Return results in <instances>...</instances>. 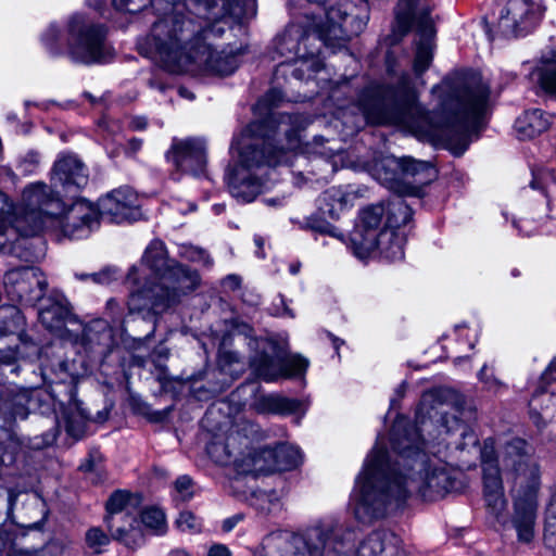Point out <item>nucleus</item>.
<instances>
[{
	"instance_id": "774afa93",
	"label": "nucleus",
	"mask_w": 556,
	"mask_h": 556,
	"mask_svg": "<svg viewBox=\"0 0 556 556\" xmlns=\"http://www.w3.org/2000/svg\"><path fill=\"white\" fill-rule=\"evenodd\" d=\"M166 556H191L186 549L174 548L167 553Z\"/></svg>"
},
{
	"instance_id": "dca6fc26",
	"label": "nucleus",
	"mask_w": 556,
	"mask_h": 556,
	"mask_svg": "<svg viewBox=\"0 0 556 556\" xmlns=\"http://www.w3.org/2000/svg\"><path fill=\"white\" fill-rule=\"evenodd\" d=\"M314 22H316V16L312 17V22L308 23V29L306 31L298 25H291L282 35L276 38L274 43L275 51L279 56L286 58V61L277 66L276 75L283 72L289 62H299L302 60V66L308 67L309 65H317L314 56L318 52V49L308 48L307 46V42L312 39H318L313 26Z\"/></svg>"
},
{
	"instance_id": "a211bd4d",
	"label": "nucleus",
	"mask_w": 556,
	"mask_h": 556,
	"mask_svg": "<svg viewBox=\"0 0 556 556\" xmlns=\"http://www.w3.org/2000/svg\"><path fill=\"white\" fill-rule=\"evenodd\" d=\"M99 208L91 202L79 199L65 207L63 204L62 214L55 219L62 235L68 239L79 240L90 236L100 224Z\"/></svg>"
},
{
	"instance_id": "6e6d98bb",
	"label": "nucleus",
	"mask_w": 556,
	"mask_h": 556,
	"mask_svg": "<svg viewBox=\"0 0 556 556\" xmlns=\"http://www.w3.org/2000/svg\"><path fill=\"white\" fill-rule=\"evenodd\" d=\"M314 60L317 62V65H309L308 67L302 66V60H300V66L295 67L292 71L293 77H295L296 79H304L306 71L317 72L319 70L320 64H319L318 60H316L315 58H314ZM306 78H309V75H306Z\"/></svg>"
},
{
	"instance_id": "9b49d317",
	"label": "nucleus",
	"mask_w": 556,
	"mask_h": 556,
	"mask_svg": "<svg viewBox=\"0 0 556 556\" xmlns=\"http://www.w3.org/2000/svg\"><path fill=\"white\" fill-rule=\"evenodd\" d=\"M105 36L102 25L92 23L81 14L72 15L67 22V56L85 65L110 62L114 51Z\"/></svg>"
},
{
	"instance_id": "b1692460",
	"label": "nucleus",
	"mask_w": 556,
	"mask_h": 556,
	"mask_svg": "<svg viewBox=\"0 0 556 556\" xmlns=\"http://www.w3.org/2000/svg\"><path fill=\"white\" fill-rule=\"evenodd\" d=\"M177 170L199 176L206 166L205 143L201 139H174L170 150L166 154Z\"/></svg>"
},
{
	"instance_id": "f704fd0d",
	"label": "nucleus",
	"mask_w": 556,
	"mask_h": 556,
	"mask_svg": "<svg viewBox=\"0 0 556 556\" xmlns=\"http://www.w3.org/2000/svg\"><path fill=\"white\" fill-rule=\"evenodd\" d=\"M314 154V166L323 167L321 169L325 173L321 178H327L328 174H333L339 167L349 165L344 160V152L332 147H323L320 150H316Z\"/></svg>"
},
{
	"instance_id": "ea45409f",
	"label": "nucleus",
	"mask_w": 556,
	"mask_h": 556,
	"mask_svg": "<svg viewBox=\"0 0 556 556\" xmlns=\"http://www.w3.org/2000/svg\"><path fill=\"white\" fill-rule=\"evenodd\" d=\"M141 522L155 534H164L167 529L165 514L160 508H146L141 513Z\"/></svg>"
},
{
	"instance_id": "69168bd1",
	"label": "nucleus",
	"mask_w": 556,
	"mask_h": 556,
	"mask_svg": "<svg viewBox=\"0 0 556 556\" xmlns=\"http://www.w3.org/2000/svg\"><path fill=\"white\" fill-rule=\"evenodd\" d=\"M514 225L519 228V231L520 232H523L526 236H530L534 232V228L533 227H528L529 226V222L528 220H520V225L517 224L516 222H514Z\"/></svg>"
},
{
	"instance_id": "9d476101",
	"label": "nucleus",
	"mask_w": 556,
	"mask_h": 556,
	"mask_svg": "<svg viewBox=\"0 0 556 556\" xmlns=\"http://www.w3.org/2000/svg\"><path fill=\"white\" fill-rule=\"evenodd\" d=\"M338 525L332 519L318 520L302 534L271 533L264 540V556H321L332 544Z\"/></svg>"
},
{
	"instance_id": "2eb2a0df",
	"label": "nucleus",
	"mask_w": 556,
	"mask_h": 556,
	"mask_svg": "<svg viewBox=\"0 0 556 556\" xmlns=\"http://www.w3.org/2000/svg\"><path fill=\"white\" fill-rule=\"evenodd\" d=\"M365 166L378 180L390 188L407 177H418L416 181L420 185L430 182L434 177V169L429 162L417 161L408 156H384L372 162H365Z\"/></svg>"
},
{
	"instance_id": "5701e85b",
	"label": "nucleus",
	"mask_w": 556,
	"mask_h": 556,
	"mask_svg": "<svg viewBox=\"0 0 556 556\" xmlns=\"http://www.w3.org/2000/svg\"><path fill=\"white\" fill-rule=\"evenodd\" d=\"M307 366V359L298 355L285 358L280 355L261 353L251 361L254 374L266 382L276 381L281 377L290 378L302 375Z\"/></svg>"
},
{
	"instance_id": "ddd939ff",
	"label": "nucleus",
	"mask_w": 556,
	"mask_h": 556,
	"mask_svg": "<svg viewBox=\"0 0 556 556\" xmlns=\"http://www.w3.org/2000/svg\"><path fill=\"white\" fill-rule=\"evenodd\" d=\"M325 21L320 17L314 22L313 26L317 34L318 40L327 46L340 45L350 40L353 36L361 34L368 22L367 7L358 14L348 13L341 7L336 8L329 3L323 9Z\"/></svg>"
},
{
	"instance_id": "f03ea898",
	"label": "nucleus",
	"mask_w": 556,
	"mask_h": 556,
	"mask_svg": "<svg viewBox=\"0 0 556 556\" xmlns=\"http://www.w3.org/2000/svg\"><path fill=\"white\" fill-rule=\"evenodd\" d=\"M394 446L400 451L396 462L377 442L365 458L355 478L351 504L355 518L363 523L382 520L405 507L413 495L437 501L450 490L451 477L437 458L413 455L408 433L402 422L395 426Z\"/></svg>"
},
{
	"instance_id": "473e14b6",
	"label": "nucleus",
	"mask_w": 556,
	"mask_h": 556,
	"mask_svg": "<svg viewBox=\"0 0 556 556\" xmlns=\"http://www.w3.org/2000/svg\"><path fill=\"white\" fill-rule=\"evenodd\" d=\"M301 402L295 399H289L278 394L261 396L256 402V409L260 413L271 414H292L298 412Z\"/></svg>"
},
{
	"instance_id": "13d9d810",
	"label": "nucleus",
	"mask_w": 556,
	"mask_h": 556,
	"mask_svg": "<svg viewBox=\"0 0 556 556\" xmlns=\"http://www.w3.org/2000/svg\"><path fill=\"white\" fill-rule=\"evenodd\" d=\"M207 556H231V552L224 544H214L210 547Z\"/></svg>"
},
{
	"instance_id": "bf43d9fd",
	"label": "nucleus",
	"mask_w": 556,
	"mask_h": 556,
	"mask_svg": "<svg viewBox=\"0 0 556 556\" xmlns=\"http://www.w3.org/2000/svg\"><path fill=\"white\" fill-rule=\"evenodd\" d=\"M462 437L466 442L458 444L457 445L458 448L464 450L466 446H472V447L477 446L478 439L473 432L463 431Z\"/></svg>"
},
{
	"instance_id": "2f4dec72",
	"label": "nucleus",
	"mask_w": 556,
	"mask_h": 556,
	"mask_svg": "<svg viewBox=\"0 0 556 556\" xmlns=\"http://www.w3.org/2000/svg\"><path fill=\"white\" fill-rule=\"evenodd\" d=\"M530 75L545 92L556 96V51L543 55Z\"/></svg>"
},
{
	"instance_id": "aec40b11",
	"label": "nucleus",
	"mask_w": 556,
	"mask_h": 556,
	"mask_svg": "<svg viewBox=\"0 0 556 556\" xmlns=\"http://www.w3.org/2000/svg\"><path fill=\"white\" fill-rule=\"evenodd\" d=\"M542 14V8L531 0H509L501 12L498 30L505 37L526 35L535 27Z\"/></svg>"
},
{
	"instance_id": "39448f33",
	"label": "nucleus",
	"mask_w": 556,
	"mask_h": 556,
	"mask_svg": "<svg viewBox=\"0 0 556 556\" xmlns=\"http://www.w3.org/2000/svg\"><path fill=\"white\" fill-rule=\"evenodd\" d=\"M464 397L456 391L447 388H439L425 392L420 399L416 410L415 424H410L404 417L397 418L392 427L391 445L396 453L394 458L389 455L390 462H396L400 458V451L394 446L395 426L402 422L403 431L408 433L409 440L406 441L410 446L413 455H426L429 458H437L444 464L451 480L450 490L445 496L455 486V481L446 463L437 456L434 443L441 444L446 441V437L462 427V419L465 417ZM440 453V450H437Z\"/></svg>"
},
{
	"instance_id": "58836bf2",
	"label": "nucleus",
	"mask_w": 556,
	"mask_h": 556,
	"mask_svg": "<svg viewBox=\"0 0 556 556\" xmlns=\"http://www.w3.org/2000/svg\"><path fill=\"white\" fill-rule=\"evenodd\" d=\"M23 325V316L15 305L0 306V337L15 333Z\"/></svg>"
},
{
	"instance_id": "a18cd8bd",
	"label": "nucleus",
	"mask_w": 556,
	"mask_h": 556,
	"mask_svg": "<svg viewBox=\"0 0 556 556\" xmlns=\"http://www.w3.org/2000/svg\"><path fill=\"white\" fill-rule=\"evenodd\" d=\"M176 526L180 531L189 533L199 532L201 529V522L191 511H181Z\"/></svg>"
},
{
	"instance_id": "09e8293b",
	"label": "nucleus",
	"mask_w": 556,
	"mask_h": 556,
	"mask_svg": "<svg viewBox=\"0 0 556 556\" xmlns=\"http://www.w3.org/2000/svg\"><path fill=\"white\" fill-rule=\"evenodd\" d=\"M91 280L98 285H109L117 278V270L113 267H108L99 273L91 274Z\"/></svg>"
},
{
	"instance_id": "c756f323",
	"label": "nucleus",
	"mask_w": 556,
	"mask_h": 556,
	"mask_svg": "<svg viewBox=\"0 0 556 556\" xmlns=\"http://www.w3.org/2000/svg\"><path fill=\"white\" fill-rule=\"evenodd\" d=\"M355 198V192L348 187H331L318 197V210L325 216L338 218L345 208L353 205Z\"/></svg>"
},
{
	"instance_id": "c03bdc74",
	"label": "nucleus",
	"mask_w": 556,
	"mask_h": 556,
	"mask_svg": "<svg viewBox=\"0 0 556 556\" xmlns=\"http://www.w3.org/2000/svg\"><path fill=\"white\" fill-rule=\"evenodd\" d=\"M86 543L89 548L99 554L102 547L110 543V538L100 528H91L86 533Z\"/></svg>"
},
{
	"instance_id": "72a5a7b5",
	"label": "nucleus",
	"mask_w": 556,
	"mask_h": 556,
	"mask_svg": "<svg viewBox=\"0 0 556 556\" xmlns=\"http://www.w3.org/2000/svg\"><path fill=\"white\" fill-rule=\"evenodd\" d=\"M239 435L229 434L226 442H212L207 446L208 455L218 464L236 466V459L241 457V451L235 448Z\"/></svg>"
},
{
	"instance_id": "412c9836",
	"label": "nucleus",
	"mask_w": 556,
	"mask_h": 556,
	"mask_svg": "<svg viewBox=\"0 0 556 556\" xmlns=\"http://www.w3.org/2000/svg\"><path fill=\"white\" fill-rule=\"evenodd\" d=\"M88 180V168L75 154H60L51 168L50 181L60 194L74 197L87 186Z\"/></svg>"
},
{
	"instance_id": "603ef678",
	"label": "nucleus",
	"mask_w": 556,
	"mask_h": 556,
	"mask_svg": "<svg viewBox=\"0 0 556 556\" xmlns=\"http://www.w3.org/2000/svg\"><path fill=\"white\" fill-rule=\"evenodd\" d=\"M106 309L110 313L112 323L114 325H116V326L117 325H119V326L124 325L125 320H124L123 315H122V309L119 307V304L114 299H110L106 302Z\"/></svg>"
},
{
	"instance_id": "f257e3e1",
	"label": "nucleus",
	"mask_w": 556,
	"mask_h": 556,
	"mask_svg": "<svg viewBox=\"0 0 556 556\" xmlns=\"http://www.w3.org/2000/svg\"><path fill=\"white\" fill-rule=\"evenodd\" d=\"M432 92L440 98L445 118L443 126L430 121L408 85V77L404 76L397 87L368 85L354 105L362 118L351 121L352 128L359 130L367 124L402 125L415 134L444 141L446 148L459 156L468 149L470 136L478 130L488 108L490 89L477 75L456 74L433 87Z\"/></svg>"
},
{
	"instance_id": "423d86ee",
	"label": "nucleus",
	"mask_w": 556,
	"mask_h": 556,
	"mask_svg": "<svg viewBox=\"0 0 556 556\" xmlns=\"http://www.w3.org/2000/svg\"><path fill=\"white\" fill-rule=\"evenodd\" d=\"M500 475L511 483L514 494L513 526L521 542H530L534 536L536 519V493L540 485L539 465L533 457L531 446L516 438L494 448Z\"/></svg>"
},
{
	"instance_id": "338daca9",
	"label": "nucleus",
	"mask_w": 556,
	"mask_h": 556,
	"mask_svg": "<svg viewBox=\"0 0 556 556\" xmlns=\"http://www.w3.org/2000/svg\"><path fill=\"white\" fill-rule=\"evenodd\" d=\"M195 253L199 255L198 261H202L203 264L206 265V266H211L212 265V260L210 258V256L207 254H205V252H203V251H195Z\"/></svg>"
},
{
	"instance_id": "4c0bfd02",
	"label": "nucleus",
	"mask_w": 556,
	"mask_h": 556,
	"mask_svg": "<svg viewBox=\"0 0 556 556\" xmlns=\"http://www.w3.org/2000/svg\"><path fill=\"white\" fill-rule=\"evenodd\" d=\"M251 505L261 514L269 515L281 509L280 494L275 491H257L251 497Z\"/></svg>"
},
{
	"instance_id": "8fccbe9b",
	"label": "nucleus",
	"mask_w": 556,
	"mask_h": 556,
	"mask_svg": "<svg viewBox=\"0 0 556 556\" xmlns=\"http://www.w3.org/2000/svg\"><path fill=\"white\" fill-rule=\"evenodd\" d=\"M282 99V93L280 90L274 88L269 90L256 104L257 110L268 109L271 105H275L278 101Z\"/></svg>"
},
{
	"instance_id": "0eeeda50",
	"label": "nucleus",
	"mask_w": 556,
	"mask_h": 556,
	"mask_svg": "<svg viewBox=\"0 0 556 556\" xmlns=\"http://www.w3.org/2000/svg\"><path fill=\"white\" fill-rule=\"evenodd\" d=\"M13 219V227L22 237L13 243L14 254L25 262H37L42 250L25 239L38 236L46 227L54 226L55 219L63 212V200L53 186L45 181L26 185L22 192Z\"/></svg>"
},
{
	"instance_id": "49530a36",
	"label": "nucleus",
	"mask_w": 556,
	"mask_h": 556,
	"mask_svg": "<svg viewBox=\"0 0 556 556\" xmlns=\"http://www.w3.org/2000/svg\"><path fill=\"white\" fill-rule=\"evenodd\" d=\"M174 489L176 497L182 502L191 500L194 493L192 480L188 476L177 478Z\"/></svg>"
},
{
	"instance_id": "e433bc0d",
	"label": "nucleus",
	"mask_w": 556,
	"mask_h": 556,
	"mask_svg": "<svg viewBox=\"0 0 556 556\" xmlns=\"http://www.w3.org/2000/svg\"><path fill=\"white\" fill-rule=\"evenodd\" d=\"M277 471L291 470L302 462V453L299 447L281 443L273 447Z\"/></svg>"
},
{
	"instance_id": "393cba45",
	"label": "nucleus",
	"mask_w": 556,
	"mask_h": 556,
	"mask_svg": "<svg viewBox=\"0 0 556 556\" xmlns=\"http://www.w3.org/2000/svg\"><path fill=\"white\" fill-rule=\"evenodd\" d=\"M41 392L37 389L9 390L0 397V414L8 420L26 419L40 407Z\"/></svg>"
},
{
	"instance_id": "79ce46f5",
	"label": "nucleus",
	"mask_w": 556,
	"mask_h": 556,
	"mask_svg": "<svg viewBox=\"0 0 556 556\" xmlns=\"http://www.w3.org/2000/svg\"><path fill=\"white\" fill-rule=\"evenodd\" d=\"M37 352V348L35 344L23 343L21 346L16 349H9L7 351L0 352V365H12L18 358H24L30 356Z\"/></svg>"
},
{
	"instance_id": "6ab92c4d",
	"label": "nucleus",
	"mask_w": 556,
	"mask_h": 556,
	"mask_svg": "<svg viewBox=\"0 0 556 556\" xmlns=\"http://www.w3.org/2000/svg\"><path fill=\"white\" fill-rule=\"evenodd\" d=\"M483 473V496L486 508L496 519H500L507 506L504 494L502 476L494 457V441L486 439L480 450Z\"/></svg>"
},
{
	"instance_id": "7ed1b4c3",
	"label": "nucleus",
	"mask_w": 556,
	"mask_h": 556,
	"mask_svg": "<svg viewBox=\"0 0 556 556\" xmlns=\"http://www.w3.org/2000/svg\"><path fill=\"white\" fill-rule=\"evenodd\" d=\"M206 14L199 21L174 15L153 24L151 34L140 43L146 56L170 73H195L226 76L238 67L232 50H218L214 39L222 37L226 18L237 23L255 14L244 0H201Z\"/></svg>"
},
{
	"instance_id": "7c9ffc66",
	"label": "nucleus",
	"mask_w": 556,
	"mask_h": 556,
	"mask_svg": "<svg viewBox=\"0 0 556 556\" xmlns=\"http://www.w3.org/2000/svg\"><path fill=\"white\" fill-rule=\"evenodd\" d=\"M549 116L539 109L526 111L515 122V131L519 139H532L549 127Z\"/></svg>"
},
{
	"instance_id": "864d4df0",
	"label": "nucleus",
	"mask_w": 556,
	"mask_h": 556,
	"mask_svg": "<svg viewBox=\"0 0 556 556\" xmlns=\"http://www.w3.org/2000/svg\"><path fill=\"white\" fill-rule=\"evenodd\" d=\"M66 431L75 437V438H79L83 432H84V424L81 421H76L74 420V417L73 416H68V418L66 419Z\"/></svg>"
},
{
	"instance_id": "3c124183",
	"label": "nucleus",
	"mask_w": 556,
	"mask_h": 556,
	"mask_svg": "<svg viewBox=\"0 0 556 556\" xmlns=\"http://www.w3.org/2000/svg\"><path fill=\"white\" fill-rule=\"evenodd\" d=\"M488 370V366L484 365L479 374H478V378L479 380L484 383L485 388L490 391H494V392H497L500 389L504 388V384L493 376V374L491 372V379H485L484 378V374L485 371Z\"/></svg>"
},
{
	"instance_id": "680f3d73",
	"label": "nucleus",
	"mask_w": 556,
	"mask_h": 556,
	"mask_svg": "<svg viewBox=\"0 0 556 556\" xmlns=\"http://www.w3.org/2000/svg\"><path fill=\"white\" fill-rule=\"evenodd\" d=\"M147 125H148V122H147L146 117H142V116L134 117L130 121V128L132 130H143V129H146Z\"/></svg>"
},
{
	"instance_id": "5fc2aeb1",
	"label": "nucleus",
	"mask_w": 556,
	"mask_h": 556,
	"mask_svg": "<svg viewBox=\"0 0 556 556\" xmlns=\"http://www.w3.org/2000/svg\"><path fill=\"white\" fill-rule=\"evenodd\" d=\"M113 4L117 10L135 13L141 10L140 4H136L132 0H113Z\"/></svg>"
},
{
	"instance_id": "37998d69",
	"label": "nucleus",
	"mask_w": 556,
	"mask_h": 556,
	"mask_svg": "<svg viewBox=\"0 0 556 556\" xmlns=\"http://www.w3.org/2000/svg\"><path fill=\"white\" fill-rule=\"evenodd\" d=\"M16 207L10 198L0 191V229H14L13 219Z\"/></svg>"
},
{
	"instance_id": "0e129e2a",
	"label": "nucleus",
	"mask_w": 556,
	"mask_h": 556,
	"mask_svg": "<svg viewBox=\"0 0 556 556\" xmlns=\"http://www.w3.org/2000/svg\"><path fill=\"white\" fill-rule=\"evenodd\" d=\"M241 516H233L231 518H228L226 519L224 522H223V530L226 531V532H229L231 531L236 525L241 520Z\"/></svg>"
},
{
	"instance_id": "4468645a",
	"label": "nucleus",
	"mask_w": 556,
	"mask_h": 556,
	"mask_svg": "<svg viewBox=\"0 0 556 556\" xmlns=\"http://www.w3.org/2000/svg\"><path fill=\"white\" fill-rule=\"evenodd\" d=\"M104 521L112 536L131 546L140 538L137 501L126 491H115L106 502Z\"/></svg>"
},
{
	"instance_id": "052dcab7",
	"label": "nucleus",
	"mask_w": 556,
	"mask_h": 556,
	"mask_svg": "<svg viewBox=\"0 0 556 556\" xmlns=\"http://www.w3.org/2000/svg\"><path fill=\"white\" fill-rule=\"evenodd\" d=\"M142 147V140L138 138H131L125 149V153L128 156H134Z\"/></svg>"
},
{
	"instance_id": "6e6552de",
	"label": "nucleus",
	"mask_w": 556,
	"mask_h": 556,
	"mask_svg": "<svg viewBox=\"0 0 556 556\" xmlns=\"http://www.w3.org/2000/svg\"><path fill=\"white\" fill-rule=\"evenodd\" d=\"M386 214L383 204L371 205L359 214V222L350 235L349 249L359 260H365L370 254L380 250V253L389 261H401L404 257L405 233L391 231L382 218Z\"/></svg>"
},
{
	"instance_id": "1a4fd4ad",
	"label": "nucleus",
	"mask_w": 556,
	"mask_h": 556,
	"mask_svg": "<svg viewBox=\"0 0 556 556\" xmlns=\"http://www.w3.org/2000/svg\"><path fill=\"white\" fill-rule=\"evenodd\" d=\"M200 283L195 270L174 264L157 283L130 292L127 305L129 314H161L176 302L180 294L192 291Z\"/></svg>"
},
{
	"instance_id": "c9c22d12",
	"label": "nucleus",
	"mask_w": 556,
	"mask_h": 556,
	"mask_svg": "<svg viewBox=\"0 0 556 556\" xmlns=\"http://www.w3.org/2000/svg\"><path fill=\"white\" fill-rule=\"evenodd\" d=\"M386 213L387 228L396 232H401L400 228L406 225L413 215L410 207L401 198H396L392 202L388 203Z\"/></svg>"
},
{
	"instance_id": "4be33fe9",
	"label": "nucleus",
	"mask_w": 556,
	"mask_h": 556,
	"mask_svg": "<svg viewBox=\"0 0 556 556\" xmlns=\"http://www.w3.org/2000/svg\"><path fill=\"white\" fill-rule=\"evenodd\" d=\"M174 264L175 262L167 258L165 244L161 240H153L144 250L140 266H134L129 270L127 280L137 286L144 280L138 289L150 287L153 282L157 283Z\"/></svg>"
},
{
	"instance_id": "e2e57ef3",
	"label": "nucleus",
	"mask_w": 556,
	"mask_h": 556,
	"mask_svg": "<svg viewBox=\"0 0 556 556\" xmlns=\"http://www.w3.org/2000/svg\"><path fill=\"white\" fill-rule=\"evenodd\" d=\"M10 231L18 235L15 229H0V253H3L7 249L8 233Z\"/></svg>"
},
{
	"instance_id": "de8ad7c7",
	"label": "nucleus",
	"mask_w": 556,
	"mask_h": 556,
	"mask_svg": "<svg viewBox=\"0 0 556 556\" xmlns=\"http://www.w3.org/2000/svg\"><path fill=\"white\" fill-rule=\"evenodd\" d=\"M61 31L55 24H51L42 35L45 46L52 52L58 53V41L60 40Z\"/></svg>"
},
{
	"instance_id": "a19ab883",
	"label": "nucleus",
	"mask_w": 556,
	"mask_h": 556,
	"mask_svg": "<svg viewBox=\"0 0 556 556\" xmlns=\"http://www.w3.org/2000/svg\"><path fill=\"white\" fill-rule=\"evenodd\" d=\"M533 189H541L548 198L556 194V175L551 169H539L533 172L531 181Z\"/></svg>"
},
{
	"instance_id": "f3484780",
	"label": "nucleus",
	"mask_w": 556,
	"mask_h": 556,
	"mask_svg": "<svg viewBox=\"0 0 556 556\" xmlns=\"http://www.w3.org/2000/svg\"><path fill=\"white\" fill-rule=\"evenodd\" d=\"M45 275L37 267H21L4 275V289L11 301L33 306L40 301L47 289Z\"/></svg>"
},
{
	"instance_id": "4d7b16f0",
	"label": "nucleus",
	"mask_w": 556,
	"mask_h": 556,
	"mask_svg": "<svg viewBox=\"0 0 556 556\" xmlns=\"http://www.w3.org/2000/svg\"><path fill=\"white\" fill-rule=\"evenodd\" d=\"M241 285V278L237 275H228L223 280V287L225 289L235 291L237 290Z\"/></svg>"
},
{
	"instance_id": "20e7f679",
	"label": "nucleus",
	"mask_w": 556,
	"mask_h": 556,
	"mask_svg": "<svg viewBox=\"0 0 556 556\" xmlns=\"http://www.w3.org/2000/svg\"><path fill=\"white\" fill-rule=\"evenodd\" d=\"M307 124L302 115L279 114L266 122L268 129L262 138L242 134L235 139L231 149L238 151L239 160L228 175L231 195L249 203L262 193L267 188L265 167L290 163Z\"/></svg>"
},
{
	"instance_id": "f8f14e48",
	"label": "nucleus",
	"mask_w": 556,
	"mask_h": 556,
	"mask_svg": "<svg viewBox=\"0 0 556 556\" xmlns=\"http://www.w3.org/2000/svg\"><path fill=\"white\" fill-rule=\"evenodd\" d=\"M419 0H400L395 10V29L400 35L406 34L413 22H417L420 40L417 43L416 55L414 60V71L417 75L424 73L432 60L433 25L426 11H418Z\"/></svg>"
},
{
	"instance_id": "bb28decb",
	"label": "nucleus",
	"mask_w": 556,
	"mask_h": 556,
	"mask_svg": "<svg viewBox=\"0 0 556 556\" xmlns=\"http://www.w3.org/2000/svg\"><path fill=\"white\" fill-rule=\"evenodd\" d=\"M358 556H404L401 539L389 530L370 533L359 545Z\"/></svg>"
},
{
	"instance_id": "c85d7f7f",
	"label": "nucleus",
	"mask_w": 556,
	"mask_h": 556,
	"mask_svg": "<svg viewBox=\"0 0 556 556\" xmlns=\"http://www.w3.org/2000/svg\"><path fill=\"white\" fill-rule=\"evenodd\" d=\"M49 302L39 311V320L49 331L61 333L66 324L76 321V317L65 298L50 299Z\"/></svg>"
},
{
	"instance_id": "a878e982",
	"label": "nucleus",
	"mask_w": 556,
	"mask_h": 556,
	"mask_svg": "<svg viewBox=\"0 0 556 556\" xmlns=\"http://www.w3.org/2000/svg\"><path fill=\"white\" fill-rule=\"evenodd\" d=\"M137 197L128 188H121L109 193L100 202V216L111 223L121 224L131 220L137 215Z\"/></svg>"
},
{
	"instance_id": "cd10ccee",
	"label": "nucleus",
	"mask_w": 556,
	"mask_h": 556,
	"mask_svg": "<svg viewBox=\"0 0 556 556\" xmlns=\"http://www.w3.org/2000/svg\"><path fill=\"white\" fill-rule=\"evenodd\" d=\"M235 459L236 468L241 473L268 475L277 471L273 447L252 448Z\"/></svg>"
}]
</instances>
